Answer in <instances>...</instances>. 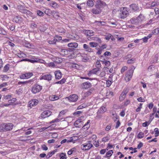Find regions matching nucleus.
Segmentation results:
<instances>
[{"label":"nucleus","mask_w":159,"mask_h":159,"mask_svg":"<svg viewBox=\"0 0 159 159\" xmlns=\"http://www.w3.org/2000/svg\"><path fill=\"white\" fill-rule=\"evenodd\" d=\"M92 85L89 82L83 83L81 85L82 88L83 89H87L91 87Z\"/></svg>","instance_id":"obj_12"},{"label":"nucleus","mask_w":159,"mask_h":159,"mask_svg":"<svg viewBox=\"0 0 159 159\" xmlns=\"http://www.w3.org/2000/svg\"><path fill=\"white\" fill-rule=\"evenodd\" d=\"M137 100L139 102H145V100L142 97H139V98H137Z\"/></svg>","instance_id":"obj_63"},{"label":"nucleus","mask_w":159,"mask_h":159,"mask_svg":"<svg viewBox=\"0 0 159 159\" xmlns=\"http://www.w3.org/2000/svg\"><path fill=\"white\" fill-rule=\"evenodd\" d=\"M41 148L43 150L45 151H46L48 149V148L45 144H43L41 146Z\"/></svg>","instance_id":"obj_51"},{"label":"nucleus","mask_w":159,"mask_h":159,"mask_svg":"<svg viewBox=\"0 0 159 159\" xmlns=\"http://www.w3.org/2000/svg\"><path fill=\"white\" fill-rule=\"evenodd\" d=\"M82 113V111H77L75 112H74L73 113V115L75 116H80V115Z\"/></svg>","instance_id":"obj_38"},{"label":"nucleus","mask_w":159,"mask_h":159,"mask_svg":"<svg viewBox=\"0 0 159 159\" xmlns=\"http://www.w3.org/2000/svg\"><path fill=\"white\" fill-rule=\"evenodd\" d=\"M58 41V40L57 39H54L52 40H49L48 41V43L50 44H55L56 42Z\"/></svg>","instance_id":"obj_31"},{"label":"nucleus","mask_w":159,"mask_h":159,"mask_svg":"<svg viewBox=\"0 0 159 159\" xmlns=\"http://www.w3.org/2000/svg\"><path fill=\"white\" fill-rule=\"evenodd\" d=\"M90 143L91 141H89L87 143L82 144L80 146L81 149L84 151L89 150L93 146V145Z\"/></svg>","instance_id":"obj_2"},{"label":"nucleus","mask_w":159,"mask_h":159,"mask_svg":"<svg viewBox=\"0 0 159 159\" xmlns=\"http://www.w3.org/2000/svg\"><path fill=\"white\" fill-rule=\"evenodd\" d=\"M100 69L98 68H96L90 70L88 75L89 76H91L92 74H96L97 72L99 71Z\"/></svg>","instance_id":"obj_16"},{"label":"nucleus","mask_w":159,"mask_h":159,"mask_svg":"<svg viewBox=\"0 0 159 159\" xmlns=\"http://www.w3.org/2000/svg\"><path fill=\"white\" fill-rule=\"evenodd\" d=\"M151 121H148V123L147 122H145L143 123V126L144 127L147 126L150 123Z\"/></svg>","instance_id":"obj_61"},{"label":"nucleus","mask_w":159,"mask_h":159,"mask_svg":"<svg viewBox=\"0 0 159 159\" xmlns=\"http://www.w3.org/2000/svg\"><path fill=\"white\" fill-rule=\"evenodd\" d=\"M127 69V67L126 66H124L121 69V73H123Z\"/></svg>","instance_id":"obj_60"},{"label":"nucleus","mask_w":159,"mask_h":159,"mask_svg":"<svg viewBox=\"0 0 159 159\" xmlns=\"http://www.w3.org/2000/svg\"><path fill=\"white\" fill-rule=\"evenodd\" d=\"M65 81H66V79L64 78H63L61 80L56 82V84H64V83H65Z\"/></svg>","instance_id":"obj_36"},{"label":"nucleus","mask_w":159,"mask_h":159,"mask_svg":"<svg viewBox=\"0 0 159 159\" xmlns=\"http://www.w3.org/2000/svg\"><path fill=\"white\" fill-rule=\"evenodd\" d=\"M82 122L81 119L80 118L76 120L74 123V125L76 127H80L81 126L79 124Z\"/></svg>","instance_id":"obj_23"},{"label":"nucleus","mask_w":159,"mask_h":159,"mask_svg":"<svg viewBox=\"0 0 159 159\" xmlns=\"http://www.w3.org/2000/svg\"><path fill=\"white\" fill-rule=\"evenodd\" d=\"M52 112L49 110H46L43 112L41 115V117L44 118L51 115Z\"/></svg>","instance_id":"obj_8"},{"label":"nucleus","mask_w":159,"mask_h":159,"mask_svg":"<svg viewBox=\"0 0 159 159\" xmlns=\"http://www.w3.org/2000/svg\"><path fill=\"white\" fill-rule=\"evenodd\" d=\"M6 34L7 33L5 30L3 28L0 27V34L6 35Z\"/></svg>","instance_id":"obj_35"},{"label":"nucleus","mask_w":159,"mask_h":159,"mask_svg":"<svg viewBox=\"0 0 159 159\" xmlns=\"http://www.w3.org/2000/svg\"><path fill=\"white\" fill-rule=\"evenodd\" d=\"M137 17L140 23H141L145 19V17L142 14H140Z\"/></svg>","instance_id":"obj_26"},{"label":"nucleus","mask_w":159,"mask_h":159,"mask_svg":"<svg viewBox=\"0 0 159 159\" xmlns=\"http://www.w3.org/2000/svg\"><path fill=\"white\" fill-rule=\"evenodd\" d=\"M38 100L35 99L32 100L30 101L28 103V106L31 108L33 106H34L37 104L38 103Z\"/></svg>","instance_id":"obj_11"},{"label":"nucleus","mask_w":159,"mask_h":159,"mask_svg":"<svg viewBox=\"0 0 159 159\" xmlns=\"http://www.w3.org/2000/svg\"><path fill=\"white\" fill-rule=\"evenodd\" d=\"M13 20L16 23H20L22 21V18L20 16H16L13 18Z\"/></svg>","instance_id":"obj_15"},{"label":"nucleus","mask_w":159,"mask_h":159,"mask_svg":"<svg viewBox=\"0 0 159 159\" xmlns=\"http://www.w3.org/2000/svg\"><path fill=\"white\" fill-rule=\"evenodd\" d=\"M13 126L11 123L0 124V132L10 131L12 129Z\"/></svg>","instance_id":"obj_1"},{"label":"nucleus","mask_w":159,"mask_h":159,"mask_svg":"<svg viewBox=\"0 0 159 159\" xmlns=\"http://www.w3.org/2000/svg\"><path fill=\"white\" fill-rule=\"evenodd\" d=\"M134 72V70L131 68L126 73L125 77V80L126 82H129L132 78Z\"/></svg>","instance_id":"obj_3"},{"label":"nucleus","mask_w":159,"mask_h":159,"mask_svg":"<svg viewBox=\"0 0 159 159\" xmlns=\"http://www.w3.org/2000/svg\"><path fill=\"white\" fill-rule=\"evenodd\" d=\"M143 143L142 142H140L139 144L138 145L137 148L138 149H140L143 146Z\"/></svg>","instance_id":"obj_64"},{"label":"nucleus","mask_w":159,"mask_h":159,"mask_svg":"<svg viewBox=\"0 0 159 159\" xmlns=\"http://www.w3.org/2000/svg\"><path fill=\"white\" fill-rule=\"evenodd\" d=\"M66 113V111L65 110H62L60 112L59 114V117H60L62 116L63 115H64Z\"/></svg>","instance_id":"obj_54"},{"label":"nucleus","mask_w":159,"mask_h":159,"mask_svg":"<svg viewBox=\"0 0 159 159\" xmlns=\"http://www.w3.org/2000/svg\"><path fill=\"white\" fill-rule=\"evenodd\" d=\"M83 48L84 49H87V51L89 52H90L92 51V49L89 48V45H87L86 44H84Z\"/></svg>","instance_id":"obj_28"},{"label":"nucleus","mask_w":159,"mask_h":159,"mask_svg":"<svg viewBox=\"0 0 159 159\" xmlns=\"http://www.w3.org/2000/svg\"><path fill=\"white\" fill-rule=\"evenodd\" d=\"M90 127L89 125H88L87 124H85L84 125L83 127L82 128L85 129L86 130H87Z\"/></svg>","instance_id":"obj_49"},{"label":"nucleus","mask_w":159,"mask_h":159,"mask_svg":"<svg viewBox=\"0 0 159 159\" xmlns=\"http://www.w3.org/2000/svg\"><path fill=\"white\" fill-rule=\"evenodd\" d=\"M154 11L156 15L159 14V9L158 8H155L154 9Z\"/></svg>","instance_id":"obj_57"},{"label":"nucleus","mask_w":159,"mask_h":159,"mask_svg":"<svg viewBox=\"0 0 159 159\" xmlns=\"http://www.w3.org/2000/svg\"><path fill=\"white\" fill-rule=\"evenodd\" d=\"M112 82V80L111 81L108 80L107 81V87H109L110 86Z\"/></svg>","instance_id":"obj_48"},{"label":"nucleus","mask_w":159,"mask_h":159,"mask_svg":"<svg viewBox=\"0 0 159 159\" xmlns=\"http://www.w3.org/2000/svg\"><path fill=\"white\" fill-rule=\"evenodd\" d=\"M42 89V87L39 85L35 84L31 88V91L34 94L39 92Z\"/></svg>","instance_id":"obj_5"},{"label":"nucleus","mask_w":159,"mask_h":159,"mask_svg":"<svg viewBox=\"0 0 159 159\" xmlns=\"http://www.w3.org/2000/svg\"><path fill=\"white\" fill-rule=\"evenodd\" d=\"M126 95H125L122 93L121 94L120 96V97L119 99L121 101H122L126 97Z\"/></svg>","instance_id":"obj_40"},{"label":"nucleus","mask_w":159,"mask_h":159,"mask_svg":"<svg viewBox=\"0 0 159 159\" xmlns=\"http://www.w3.org/2000/svg\"><path fill=\"white\" fill-rule=\"evenodd\" d=\"M96 66L97 68H98V69H100V67H101V64L100 61H98L96 64Z\"/></svg>","instance_id":"obj_47"},{"label":"nucleus","mask_w":159,"mask_h":159,"mask_svg":"<svg viewBox=\"0 0 159 159\" xmlns=\"http://www.w3.org/2000/svg\"><path fill=\"white\" fill-rule=\"evenodd\" d=\"M70 52V51L68 49H63V51L62 53H61V54L63 56H64L65 55H68Z\"/></svg>","instance_id":"obj_25"},{"label":"nucleus","mask_w":159,"mask_h":159,"mask_svg":"<svg viewBox=\"0 0 159 159\" xmlns=\"http://www.w3.org/2000/svg\"><path fill=\"white\" fill-rule=\"evenodd\" d=\"M106 111V108L104 107H102L98 110V112L100 113H102L105 112Z\"/></svg>","instance_id":"obj_30"},{"label":"nucleus","mask_w":159,"mask_h":159,"mask_svg":"<svg viewBox=\"0 0 159 159\" xmlns=\"http://www.w3.org/2000/svg\"><path fill=\"white\" fill-rule=\"evenodd\" d=\"M144 136V134L142 132H139L138 135V138L139 139H141Z\"/></svg>","instance_id":"obj_44"},{"label":"nucleus","mask_w":159,"mask_h":159,"mask_svg":"<svg viewBox=\"0 0 159 159\" xmlns=\"http://www.w3.org/2000/svg\"><path fill=\"white\" fill-rule=\"evenodd\" d=\"M129 14V12L127 10L126 8L125 7L123 8L122 9H121L119 13L121 19H124Z\"/></svg>","instance_id":"obj_4"},{"label":"nucleus","mask_w":159,"mask_h":159,"mask_svg":"<svg viewBox=\"0 0 159 159\" xmlns=\"http://www.w3.org/2000/svg\"><path fill=\"white\" fill-rule=\"evenodd\" d=\"M16 98H13L8 101V102L11 104V103L14 102L16 101Z\"/></svg>","instance_id":"obj_53"},{"label":"nucleus","mask_w":159,"mask_h":159,"mask_svg":"<svg viewBox=\"0 0 159 159\" xmlns=\"http://www.w3.org/2000/svg\"><path fill=\"white\" fill-rule=\"evenodd\" d=\"M52 76L51 75L46 74L42 76L40 78V80L43 79L50 81L52 80Z\"/></svg>","instance_id":"obj_9"},{"label":"nucleus","mask_w":159,"mask_h":159,"mask_svg":"<svg viewBox=\"0 0 159 159\" xmlns=\"http://www.w3.org/2000/svg\"><path fill=\"white\" fill-rule=\"evenodd\" d=\"M57 151V149H55L54 151L49 152L48 153V155L46 156V158L47 159L51 157Z\"/></svg>","instance_id":"obj_21"},{"label":"nucleus","mask_w":159,"mask_h":159,"mask_svg":"<svg viewBox=\"0 0 159 159\" xmlns=\"http://www.w3.org/2000/svg\"><path fill=\"white\" fill-rule=\"evenodd\" d=\"M93 0H88L87 2V5L89 7H93L94 5Z\"/></svg>","instance_id":"obj_29"},{"label":"nucleus","mask_w":159,"mask_h":159,"mask_svg":"<svg viewBox=\"0 0 159 159\" xmlns=\"http://www.w3.org/2000/svg\"><path fill=\"white\" fill-rule=\"evenodd\" d=\"M87 106V105L84 104H83L78 106L77 108L78 109H80L86 107Z\"/></svg>","instance_id":"obj_43"},{"label":"nucleus","mask_w":159,"mask_h":159,"mask_svg":"<svg viewBox=\"0 0 159 159\" xmlns=\"http://www.w3.org/2000/svg\"><path fill=\"white\" fill-rule=\"evenodd\" d=\"M102 10L101 8L95 6L92 9V12L94 14H99L101 12Z\"/></svg>","instance_id":"obj_10"},{"label":"nucleus","mask_w":159,"mask_h":159,"mask_svg":"<svg viewBox=\"0 0 159 159\" xmlns=\"http://www.w3.org/2000/svg\"><path fill=\"white\" fill-rule=\"evenodd\" d=\"M106 73L104 71H102L100 74H99V76L100 77H102L104 76L105 75Z\"/></svg>","instance_id":"obj_58"},{"label":"nucleus","mask_w":159,"mask_h":159,"mask_svg":"<svg viewBox=\"0 0 159 159\" xmlns=\"http://www.w3.org/2000/svg\"><path fill=\"white\" fill-rule=\"evenodd\" d=\"M154 131L155 132V137H157L159 135V131H158V129L157 128H155L154 129Z\"/></svg>","instance_id":"obj_41"},{"label":"nucleus","mask_w":159,"mask_h":159,"mask_svg":"<svg viewBox=\"0 0 159 159\" xmlns=\"http://www.w3.org/2000/svg\"><path fill=\"white\" fill-rule=\"evenodd\" d=\"M94 2H96L95 6L97 7L100 8H101L103 7H104L106 6V4L103 1H102L100 0H93Z\"/></svg>","instance_id":"obj_6"},{"label":"nucleus","mask_w":159,"mask_h":159,"mask_svg":"<svg viewBox=\"0 0 159 159\" xmlns=\"http://www.w3.org/2000/svg\"><path fill=\"white\" fill-rule=\"evenodd\" d=\"M68 47L71 48H76L78 46V44L76 43H70L68 44Z\"/></svg>","instance_id":"obj_19"},{"label":"nucleus","mask_w":159,"mask_h":159,"mask_svg":"<svg viewBox=\"0 0 159 159\" xmlns=\"http://www.w3.org/2000/svg\"><path fill=\"white\" fill-rule=\"evenodd\" d=\"M89 45L92 47H95L98 45V44L96 43L90 42L89 43Z\"/></svg>","instance_id":"obj_42"},{"label":"nucleus","mask_w":159,"mask_h":159,"mask_svg":"<svg viewBox=\"0 0 159 159\" xmlns=\"http://www.w3.org/2000/svg\"><path fill=\"white\" fill-rule=\"evenodd\" d=\"M54 74L55 77V79L57 80H59L62 77L61 73L59 70H57L55 71Z\"/></svg>","instance_id":"obj_14"},{"label":"nucleus","mask_w":159,"mask_h":159,"mask_svg":"<svg viewBox=\"0 0 159 159\" xmlns=\"http://www.w3.org/2000/svg\"><path fill=\"white\" fill-rule=\"evenodd\" d=\"M130 22L132 24L137 25L140 23L137 17L136 18H132L130 20Z\"/></svg>","instance_id":"obj_18"},{"label":"nucleus","mask_w":159,"mask_h":159,"mask_svg":"<svg viewBox=\"0 0 159 159\" xmlns=\"http://www.w3.org/2000/svg\"><path fill=\"white\" fill-rule=\"evenodd\" d=\"M60 159H66V154L65 153H62L60 155Z\"/></svg>","instance_id":"obj_33"},{"label":"nucleus","mask_w":159,"mask_h":159,"mask_svg":"<svg viewBox=\"0 0 159 159\" xmlns=\"http://www.w3.org/2000/svg\"><path fill=\"white\" fill-rule=\"evenodd\" d=\"M135 61V59L134 58L129 60L127 61V63L128 64H131L134 63Z\"/></svg>","instance_id":"obj_34"},{"label":"nucleus","mask_w":159,"mask_h":159,"mask_svg":"<svg viewBox=\"0 0 159 159\" xmlns=\"http://www.w3.org/2000/svg\"><path fill=\"white\" fill-rule=\"evenodd\" d=\"M37 25L34 23H32L31 24V27L32 28L34 29V28H37Z\"/></svg>","instance_id":"obj_62"},{"label":"nucleus","mask_w":159,"mask_h":159,"mask_svg":"<svg viewBox=\"0 0 159 159\" xmlns=\"http://www.w3.org/2000/svg\"><path fill=\"white\" fill-rule=\"evenodd\" d=\"M159 6V0H155L151 3V7H158Z\"/></svg>","instance_id":"obj_17"},{"label":"nucleus","mask_w":159,"mask_h":159,"mask_svg":"<svg viewBox=\"0 0 159 159\" xmlns=\"http://www.w3.org/2000/svg\"><path fill=\"white\" fill-rule=\"evenodd\" d=\"M113 151L112 150L109 151L106 154V156L107 157H110L113 153Z\"/></svg>","instance_id":"obj_32"},{"label":"nucleus","mask_w":159,"mask_h":159,"mask_svg":"<svg viewBox=\"0 0 159 159\" xmlns=\"http://www.w3.org/2000/svg\"><path fill=\"white\" fill-rule=\"evenodd\" d=\"M9 64H7L4 67L3 69L4 72H6L9 69Z\"/></svg>","instance_id":"obj_39"},{"label":"nucleus","mask_w":159,"mask_h":159,"mask_svg":"<svg viewBox=\"0 0 159 159\" xmlns=\"http://www.w3.org/2000/svg\"><path fill=\"white\" fill-rule=\"evenodd\" d=\"M130 9L134 11H138L139 7L137 4H133L130 5Z\"/></svg>","instance_id":"obj_13"},{"label":"nucleus","mask_w":159,"mask_h":159,"mask_svg":"<svg viewBox=\"0 0 159 159\" xmlns=\"http://www.w3.org/2000/svg\"><path fill=\"white\" fill-rule=\"evenodd\" d=\"M112 37V35L111 34H109L105 37V38L106 39L109 40Z\"/></svg>","instance_id":"obj_59"},{"label":"nucleus","mask_w":159,"mask_h":159,"mask_svg":"<svg viewBox=\"0 0 159 159\" xmlns=\"http://www.w3.org/2000/svg\"><path fill=\"white\" fill-rule=\"evenodd\" d=\"M11 94H9L4 96V99L5 100H8L11 98Z\"/></svg>","instance_id":"obj_50"},{"label":"nucleus","mask_w":159,"mask_h":159,"mask_svg":"<svg viewBox=\"0 0 159 159\" xmlns=\"http://www.w3.org/2000/svg\"><path fill=\"white\" fill-rule=\"evenodd\" d=\"M49 4L54 8H57L58 7V5L57 3L53 1H51L49 3Z\"/></svg>","instance_id":"obj_22"},{"label":"nucleus","mask_w":159,"mask_h":159,"mask_svg":"<svg viewBox=\"0 0 159 159\" xmlns=\"http://www.w3.org/2000/svg\"><path fill=\"white\" fill-rule=\"evenodd\" d=\"M85 34L88 36H93V32L91 30H87L85 31Z\"/></svg>","instance_id":"obj_24"},{"label":"nucleus","mask_w":159,"mask_h":159,"mask_svg":"<svg viewBox=\"0 0 159 159\" xmlns=\"http://www.w3.org/2000/svg\"><path fill=\"white\" fill-rule=\"evenodd\" d=\"M49 99L52 101H54L59 99V97L56 95H52L49 97Z\"/></svg>","instance_id":"obj_27"},{"label":"nucleus","mask_w":159,"mask_h":159,"mask_svg":"<svg viewBox=\"0 0 159 159\" xmlns=\"http://www.w3.org/2000/svg\"><path fill=\"white\" fill-rule=\"evenodd\" d=\"M70 102H75L77 101L78 99V96L75 94H72L68 97L66 98Z\"/></svg>","instance_id":"obj_7"},{"label":"nucleus","mask_w":159,"mask_h":159,"mask_svg":"<svg viewBox=\"0 0 159 159\" xmlns=\"http://www.w3.org/2000/svg\"><path fill=\"white\" fill-rule=\"evenodd\" d=\"M109 140V138L107 136L102 138V140L104 142L108 141Z\"/></svg>","instance_id":"obj_52"},{"label":"nucleus","mask_w":159,"mask_h":159,"mask_svg":"<svg viewBox=\"0 0 159 159\" xmlns=\"http://www.w3.org/2000/svg\"><path fill=\"white\" fill-rule=\"evenodd\" d=\"M26 75V79H28L33 75V74L31 72L25 74Z\"/></svg>","instance_id":"obj_37"},{"label":"nucleus","mask_w":159,"mask_h":159,"mask_svg":"<svg viewBox=\"0 0 159 159\" xmlns=\"http://www.w3.org/2000/svg\"><path fill=\"white\" fill-rule=\"evenodd\" d=\"M39 61L38 59L36 58H35L33 59H30L29 62L32 63H34L38 62Z\"/></svg>","instance_id":"obj_45"},{"label":"nucleus","mask_w":159,"mask_h":159,"mask_svg":"<svg viewBox=\"0 0 159 159\" xmlns=\"http://www.w3.org/2000/svg\"><path fill=\"white\" fill-rule=\"evenodd\" d=\"M37 13L38 15L40 16H43L44 15L43 13L40 10H38L37 11Z\"/></svg>","instance_id":"obj_46"},{"label":"nucleus","mask_w":159,"mask_h":159,"mask_svg":"<svg viewBox=\"0 0 159 159\" xmlns=\"http://www.w3.org/2000/svg\"><path fill=\"white\" fill-rule=\"evenodd\" d=\"M120 122L119 120H118L116 123V125L115 126V128L116 129L118 128L120 126Z\"/></svg>","instance_id":"obj_56"},{"label":"nucleus","mask_w":159,"mask_h":159,"mask_svg":"<svg viewBox=\"0 0 159 159\" xmlns=\"http://www.w3.org/2000/svg\"><path fill=\"white\" fill-rule=\"evenodd\" d=\"M111 54L110 52L106 51L104 53V55L106 57L107 56H110Z\"/></svg>","instance_id":"obj_55"},{"label":"nucleus","mask_w":159,"mask_h":159,"mask_svg":"<svg viewBox=\"0 0 159 159\" xmlns=\"http://www.w3.org/2000/svg\"><path fill=\"white\" fill-rule=\"evenodd\" d=\"M100 61L102 62L103 64H104L105 66L107 67H109L110 66V62L109 61L105 59H104L103 60Z\"/></svg>","instance_id":"obj_20"}]
</instances>
